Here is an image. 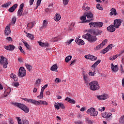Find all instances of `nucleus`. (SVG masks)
I'll return each instance as SVG.
<instances>
[{
    "label": "nucleus",
    "mask_w": 124,
    "mask_h": 124,
    "mask_svg": "<svg viewBox=\"0 0 124 124\" xmlns=\"http://www.w3.org/2000/svg\"><path fill=\"white\" fill-rule=\"evenodd\" d=\"M103 26V23L102 22H95V28H102Z\"/></svg>",
    "instance_id": "nucleus-28"
},
{
    "label": "nucleus",
    "mask_w": 124,
    "mask_h": 124,
    "mask_svg": "<svg viewBox=\"0 0 124 124\" xmlns=\"http://www.w3.org/2000/svg\"><path fill=\"white\" fill-rule=\"evenodd\" d=\"M19 85V83H18V82H16V83H15L14 84V86H15V87H18Z\"/></svg>",
    "instance_id": "nucleus-63"
},
{
    "label": "nucleus",
    "mask_w": 124,
    "mask_h": 124,
    "mask_svg": "<svg viewBox=\"0 0 124 124\" xmlns=\"http://www.w3.org/2000/svg\"><path fill=\"white\" fill-rule=\"evenodd\" d=\"M0 64L3 65L4 68H7V65L8 64V62L7 59L2 56L0 57Z\"/></svg>",
    "instance_id": "nucleus-4"
},
{
    "label": "nucleus",
    "mask_w": 124,
    "mask_h": 124,
    "mask_svg": "<svg viewBox=\"0 0 124 124\" xmlns=\"http://www.w3.org/2000/svg\"><path fill=\"white\" fill-rule=\"evenodd\" d=\"M72 56H68L66 57L65 59V61L66 62H69L72 59Z\"/></svg>",
    "instance_id": "nucleus-31"
},
{
    "label": "nucleus",
    "mask_w": 124,
    "mask_h": 124,
    "mask_svg": "<svg viewBox=\"0 0 124 124\" xmlns=\"http://www.w3.org/2000/svg\"><path fill=\"white\" fill-rule=\"evenodd\" d=\"M23 99L24 100H25V101H27L30 103H31L32 104H35V100H34L33 99H27V98H24Z\"/></svg>",
    "instance_id": "nucleus-27"
},
{
    "label": "nucleus",
    "mask_w": 124,
    "mask_h": 124,
    "mask_svg": "<svg viewBox=\"0 0 124 124\" xmlns=\"http://www.w3.org/2000/svg\"><path fill=\"white\" fill-rule=\"evenodd\" d=\"M112 45L110 44L109 45H108L106 48L102 50L101 51V53L102 54H106L107 52H108V51H110L112 49Z\"/></svg>",
    "instance_id": "nucleus-10"
},
{
    "label": "nucleus",
    "mask_w": 124,
    "mask_h": 124,
    "mask_svg": "<svg viewBox=\"0 0 124 124\" xmlns=\"http://www.w3.org/2000/svg\"><path fill=\"white\" fill-rule=\"evenodd\" d=\"M89 32L95 36H99L101 34L102 31L101 30L90 29L88 31Z\"/></svg>",
    "instance_id": "nucleus-6"
},
{
    "label": "nucleus",
    "mask_w": 124,
    "mask_h": 124,
    "mask_svg": "<svg viewBox=\"0 0 124 124\" xmlns=\"http://www.w3.org/2000/svg\"><path fill=\"white\" fill-rule=\"evenodd\" d=\"M85 58L86 59H89L91 60V61H95L97 59V57L94 56L93 55H87L85 56Z\"/></svg>",
    "instance_id": "nucleus-12"
},
{
    "label": "nucleus",
    "mask_w": 124,
    "mask_h": 124,
    "mask_svg": "<svg viewBox=\"0 0 124 124\" xmlns=\"http://www.w3.org/2000/svg\"><path fill=\"white\" fill-rule=\"evenodd\" d=\"M4 48L5 49L9 50V51H13L15 49V47L14 45H10L8 46H4Z\"/></svg>",
    "instance_id": "nucleus-14"
},
{
    "label": "nucleus",
    "mask_w": 124,
    "mask_h": 124,
    "mask_svg": "<svg viewBox=\"0 0 124 124\" xmlns=\"http://www.w3.org/2000/svg\"><path fill=\"white\" fill-rule=\"evenodd\" d=\"M69 0H62L63 4L64 6L67 5Z\"/></svg>",
    "instance_id": "nucleus-41"
},
{
    "label": "nucleus",
    "mask_w": 124,
    "mask_h": 124,
    "mask_svg": "<svg viewBox=\"0 0 124 124\" xmlns=\"http://www.w3.org/2000/svg\"><path fill=\"white\" fill-rule=\"evenodd\" d=\"M76 60H74L72 61L71 62V64H70V65H74V63H76Z\"/></svg>",
    "instance_id": "nucleus-58"
},
{
    "label": "nucleus",
    "mask_w": 124,
    "mask_h": 124,
    "mask_svg": "<svg viewBox=\"0 0 124 124\" xmlns=\"http://www.w3.org/2000/svg\"><path fill=\"white\" fill-rule=\"evenodd\" d=\"M112 115L111 113L105 112L103 114L102 117L104 118L108 119Z\"/></svg>",
    "instance_id": "nucleus-21"
},
{
    "label": "nucleus",
    "mask_w": 124,
    "mask_h": 124,
    "mask_svg": "<svg viewBox=\"0 0 124 124\" xmlns=\"http://www.w3.org/2000/svg\"><path fill=\"white\" fill-rule=\"evenodd\" d=\"M100 60H97L92 65V67L95 68L100 63Z\"/></svg>",
    "instance_id": "nucleus-29"
},
{
    "label": "nucleus",
    "mask_w": 124,
    "mask_h": 124,
    "mask_svg": "<svg viewBox=\"0 0 124 124\" xmlns=\"http://www.w3.org/2000/svg\"><path fill=\"white\" fill-rule=\"evenodd\" d=\"M111 69L112 71H113L114 72H117L118 70H119V68L118 67V65H113V63H111Z\"/></svg>",
    "instance_id": "nucleus-18"
},
{
    "label": "nucleus",
    "mask_w": 124,
    "mask_h": 124,
    "mask_svg": "<svg viewBox=\"0 0 124 124\" xmlns=\"http://www.w3.org/2000/svg\"><path fill=\"white\" fill-rule=\"evenodd\" d=\"M26 75V72L25 69L23 67H20L18 71V76L19 78H23Z\"/></svg>",
    "instance_id": "nucleus-7"
},
{
    "label": "nucleus",
    "mask_w": 124,
    "mask_h": 124,
    "mask_svg": "<svg viewBox=\"0 0 124 124\" xmlns=\"http://www.w3.org/2000/svg\"><path fill=\"white\" fill-rule=\"evenodd\" d=\"M54 18H55L54 20L56 21H59L61 18V16L59 14H56L55 16L54 17Z\"/></svg>",
    "instance_id": "nucleus-25"
},
{
    "label": "nucleus",
    "mask_w": 124,
    "mask_h": 124,
    "mask_svg": "<svg viewBox=\"0 0 124 124\" xmlns=\"http://www.w3.org/2000/svg\"><path fill=\"white\" fill-rule=\"evenodd\" d=\"M75 42L79 46H83L84 45H85V42L84 41V40H82V39H80L79 38H77L75 40Z\"/></svg>",
    "instance_id": "nucleus-13"
},
{
    "label": "nucleus",
    "mask_w": 124,
    "mask_h": 124,
    "mask_svg": "<svg viewBox=\"0 0 124 124\" xmlns=\"http://www.w3.org/2000/svg\"><path fill=\"white\" fill-rule=\"evenodd\" d=\"M83 78L84 79V81H85V82L86 84L87 85L89 83V80L88 79L87 77L84 75Z\"/></svg>",
    "instance_id": "nucleus-37"
},
{
    "label": "nucleus",
    "mask_w": 124,
    "mask_h": 124,
    "mask_svg": "<svg viewBox=\"0 0 124 124\" xmlns=\"http://www.w3.org/2000/svg\"><path fill=\"white\" fill-rule=\"evenodd\" d=\"M75 124H82V121H79L75 122Z\"/></svg>",
    "instance_id": "nucleus-61"
},
{
    "label": "nucleus",
    "mask_w": 124,
    "mask_h": 124,
    "mask_svg": "<svg viewBox=\"0 0 124 124\" xmlns=\"http://www.w3.org/2000/svg\"><path fill=\"white\" fill-rule=\"evenodd\" d=\"M23 124H29V121L28 120H24L23 121Z\"/></svg>",
    "instance_id": "nucleus-60"
},
{
    "label": "nucleus",
    "mask_w": 124,
    "mask_h": 124,
    "mask_svg": "<svg viewBox=\"0 0 124 124\" xmlns=\"http://www.w3.org/2000/svg\"><path fill=\"white\" fill-rule=\"evenodd\" d=\"M90 89L92 91H95L99 89L100 87L97 81H93L89 83Z\"/></svg>",
    "instance_id": "nucleus-3"
},
{
    "label": "nucleus",
    "mask_w": 124,
    "mask_h": 124,
    "mask_svg": "<svg viewBox=\"0 0 124 124\" xmlns=\"http://www.w3.org/2000/svg\"><path fill=\"white\" fill-rule=\"evenodd\" d=\"M108 42V40L105 39L103 41L102 43H101V44L102 45V46H104Z\"/></svg>",
    "instance_id": "nucleus-44"
},
{
    "label": "nucleus",
    "mask_w": 124,
    "mask_h": 124,
    "mask_svg": "<svg viewBox=\"0 0 124 124\" xmlns=\"http://www.w3.org/2000/svg\"><path fill=\"white\" fill-rule=\"evenodd\" d=\"M103 47V46L101 44H100L99 45H98L97 46H96V47L94 48V49L96 51L99 50H100Z\"/></svg>",
    "instance_id": "nucleus-32"
},
{
    "label": "nucleus",
    "mask_w": 124,
    "mask_h": 124,
    "mask_svg": "<svg viewBox=\"0 0 124 124\" xmlns=\"http://www.w3.org/2000/svg\"><path fill=\"white\" fill-rule=\"evenodd\" d=\"M4 32L5 35L8 36V35L10 34L11 33V31H10V28H9V26H7L6 27Z\"/></svg>",
    "instance_id": "nucleus-17"
},
{
    "label": "nucleus",
    "mask_w": 124,
    "mask_h": 124,
    "mask_svg": "<svg viewBox=\"0 0 124 124\" xmlns=\"http://www.w3.org/2000/svg\"><path fill=\"white\" fill-rule=\"evenodd\" d=\"M41 0H38L37 2V8L41 4Z\"/></svg>",
    "instance_id": "nucleus-54"
},
{
    "label": "nucleus",
    "mask_w": 124,
    "mask_h": 124,
    "mask_svg": "<svg viewBox=\"0 0 124 124\" xmlns=\"http://www.w3.org/2000/svg\"><path fill=\"white\" fill-rule=\"evenodd\" d=\"M24 4L23 3H22L19 7V9L20 10H23V7H24Z\"/></svg>",
    "instance_id": "nucleus-56"
},
{
    "label": "nucleus",
    "mask_w": 124,
    "mask_h": 124,
    "mask_svg": "<svg viewBox=\"0 0 124 124\" xmlns=\"http://www.w3.org/2000/svg\"><path fill=\"white\" fill-rule=\"evenodd\" d=\"M12 104L15 106L16 107H17L18 108L22 109L25 113H28L29 112V108L25 105L19 103H14L12 102Z\"/></svg>",
    "instance_id": "nucleus-2"
},
{
    "label": "nucleus",
    "mask_w": 124,
    "mask_h": 124,
    "mask_svg": "<svg viewBox=\"0 0 124 124\" xmlns=\"http://www.w3.org/2000/svg\"><path fill=\"white\" fill-rule=\"evenodd\" d=\"M120 70H121L122 74L124 73V67L123 69V67L122 65H120Z\"/></svg>",
    "instance_id": "nucleus-51"
},
{
    "label": "nucleus",
    "mask_w": 124,
    "mask_h": 124,
    "mask_svg": "<svg viewBox=\"0 0 124 124\" xmlns=\"http://www.w3.org/2000/svg\"><path fill=\"white\" fill-rule=\"evenodd\" d=\"M105 107L99 108H98V111H100V112H102V111H105Z\"/></svg>",
    "instance_id": "nucleus-49"
},
{
    "label": "nucleus",
    "mask_w": 124,
    "mask_h": 124,
    "mask_svg": "<svg viewBox=\"0 0 124 124\" xmlns=\"http://www.w3.org/2000/svg\"><path fill=\"white\" fill-rule=\"evenodd\" d=\"M65 100L69 102V103H71V104H75L76 103V101L74 99H71L68 97H66Z\"/></svg>",
    "instance_id": "nucleus-19"
},
{
    "label": "nucleus",
    "mask_w": 124,
    "mask_h": 124,
    "mask_svg": "<svg viewBox=\"0 0 124 124\" xmlns=\"http://www.w3.org/2000/svg\"><path fill=\"white\" fill-rule=\"evenodd\" d=\"M16 17H13L12 19V22L13 24H14L16 23Z\"/></svg>",
    "instance_id": "nucleus-52"
},
{
    "label": "nucleus",
    "mask_w": 124,
    "mask_h": 124,
    "mask_svg": "<svg viewBox=\"0 0 124 124\" xmlns=\"http://www.w3.org/2000/svg\"><path fill=\"white\" fill-rule=\"evenodd\" d=\"M17 6H18L17 4H15L8 10L9 12H10L11 13L13 12L15 10V9L17 8Z\"/></svg>",
    "instance_id": "nucleus-23"
},
{
    "label": "nucleus",
    "mask_w": 124,
    "mask_h": 124,
    "mask_svg": "<svg viewBox=\"0 0 124 124\" xmlns=\"http://www.w3.org/2000/svg\"><path fill=\"white\" fill-rule=\"evenodd\" d=\"M41 82V80L40 79H38L36 80V82L35 83V86L36 87L39 86Z\"/></svg>",
    "instance_id": "nucleus-33"
},
{
    "label": "nucleus",
    "mask_w": 124,
    "mask_h": 124,
    "mask_svg": "<svg viewBox=\"0 0 124 124\" xmlns=\"http://www.w3.org/2000/svg\"><path fill=\"white\" fill-rule=\"evenodd\" d=\"M108 98V95L107 94H104L101 95L97 96V98L99 100H105Z\"/></svg>",
    "instance_id": "nucleus-16"
},
{
    "label": "nucleus",
    "mask_w": 124,
    "mask_h": 124,
    "mask_svg": "<svg viewBox=\"0 0 124 124\" xmlns=\"http://www.w3.org/2000/svg\"><path fill=\"white\" fill-rule=\"evenodd\" d=\"M82 38L87 40L89 43H94L97 40L96 36H93L89 33H86L82 35Z\"/></svg>",
    "instance_id": "nucleus-1"
},
{
    "label": "nucleus",
    "mask_w": 124,
    "mask_h": 124,
    "mask_svg": "<svg viewBox=\"0 0 124 124\" xmlns=\"http://www.w3.org/2000/svg\"><path fill=\"white\" fill-rule=\"evenodd\" d=\"M16 119H17V120L18 124H21V119H20V118L19 117H17Z\"/></svg>",
    "instance_id": "nucleus-57"
},
{
    "label": "nucleus",
    "mask_w": 124,
    "mask_h": 124,
    "mask_svg": "<svg viewBox=\"0 0 124 124\" xmlns=\"http://www.w3.org/2000/svg\"><path fill=\"white\" fill-rule=\"evenodd\" d=\"M57 41H58V39L57 37L55 38H52L51 39V42L52 43H55V42H57Z\"/></svg>",
    "instance_id": "nucleus-42"
},
{
    "label": "nucleus",
    "mask_w": 124,
    "mask_h": 124,
    "mask_svg": "<svg viewBox=\"0 0 124 124\" xmlns=\"http://www.w3.org/2000/svg\"><path fill=\"white\" fill-rule=\"evenodd\" d=\"M59 107L62 109H65V106H64V105L61 103H58Z\"/></svg>",
    "instance_id": "nucleus-40"
},
{
    "label": "nucleus",
    "mask_w": 124,
    "mask_h": 124,
    "mask_svg": "<svg viewBox=\"0 0 124 124\" xmlns=\"http://www.w3.org/2000/svg\"><path fill=\"white\" fill-rule=\"evenodd\" d=\"M38 43L39 45L42 47H48L49 46V45L48 43H43L40 41H38Z\"/></svg>",
    "instance_id": "nucleus-20"
},
{
    "label": "nucleus",
    "mask_w": 124,
    "mask_h": 124,
    "mask_svg": "<svg viewBox=\"0 0 124 124\" xmlns=\"http://www.w3.org/2000/svg\"><path fill=\"white\" fill-rule=\"evenodd\" d=\"M87 113L91 116L96 117L98 114V111H95V109L93 108H91L87 111Z\"/></svg>",
    "instance_id": "nucleus-5"
},
{
    "label": "nucleus",
    "mask_w": 124,
    "mask_h": 124,
    "mask_svg": "<svg viewBox=\"0 0 124 124\" xmlns=\"http://www.w3.org/2000/svg\"><path fill=\"white\" fill-rule=\"evenodd\" d=\"M23 12V10H21V9H19L18 12H17V15L19 16H23L22 13Z\"/></svg>",
    "instance_id": "nucleus-34"
},
{
    "label": "nucleus",
    "mask_w": 124,
    "mask_h": 124,
    "mask_svg": "<svg viewBox=\"0 0 124 124\" xmlns=\"http://www.w3.org/2000/svg\"><path fill=\"white\" fill-rule=\"evenodd\" d=\"M24 44L28 49L31 50V46L27 42H24Z\"/></svg>",
    "instance_id": "nucleus-36"
},
{
    "label": "nucleus",
    "mask_w": 124,
    "mask_h": 124,
    "mask_svg": "<svg viewBox=\"0 0 124 124\" xmlns=\"http://www.w3.org/2000/svg\"><path fill=\"white\" fill-rule=\"evenodd\" d=\"M54 107L55 108L57 109V110H59L60 109V106L59 105V103H55L54 104Z\"/></svg>",
    "instance_id": "nucleus-38"
},
{
    "label": "nucleus",
    "mask_w": 124,
    "mask_h": 124,
    "mask_svg": "<svg viewBox=\"0 0 124 124\" xmlns=\"http://www.w3.org/2000/svg\"><path fill=\"white\" fill-rule=\"evenodd\" d=\"M50 70L52 71L58 72V67L57 64H54L50 68Z\"/></svg>",
    "instance_id": "nucleus-24"
},
{
    "label": "nucleus",
    "mask_w": 124,
    "mask_h": 124,
    "mask_svg": "<svg viewBox=\"0 0 124 124\" xmlns=\"http://www.w3.org/2000/svg\"><path fill=\"white\" fill-rule=\"evenodd\" d=\"M96 7H97V9L99 10H103V8L102 7L101 5L99 4H97Z\"/></svg>",
    "instance_id": "nucleus-46"
},
{
    "label": "nucleus",
    "mask_w": 124,
    "mask_h": 124,
    "mask_svg": "<svg viewBox=\"0 0 124 124\" xmlns=\"http://www.w3.org/2000/svg\"><path fill=\"white\" fill-rule=\"evenodd\" d=\"M44 93L41 92L40 95L38 96V98L40 99H42L44 97Z\"/></svg>",
    "instance_id": "nucleus-47"
},
{
    "label": "nucleus",
    "mask_w": 124,
    "mask_h": 124,
    "mask_svg": "<svg viewBox=\"0 0 124 124\" xmlns=\"http://www.w3.org/2000/svg\"><path fill=\"white\" fill-rule=\"evenodd\" d=\"M122 87H124V78L122 79Z\"/></svg>",
    "instance_id": "nucleus-64"
},
{
    "label": "nucleus",
    "mask_w": 124,
    "mask_h": 124,
    "mask_svg": "<svg viewBox=\"0 0 124 124\" xmlns=\"http://www.w3.org/2000/svg\"><path fill=\"white\" fill-rule=\"evenodd\" d=\"M124 117L123 116H121V118L120 119H119V123H124Z\"/></svg>",
    "instance_id": "nucleus-50"
},
{
    "label": "nucleus",
    "mask_w": 124,
    "mask_h": 124,
    "mask_svg": "<svg viewBox=\"0 0 124 124\" xmlns=\"http://www.w3.org/2000/svg\"><path fill=\"white\" fill-rule=\"evenodd\" d=\"M85 122L88 124H93L94 121L90 120L89 117H87L85 118Z\"/></svg>",
    "instance_id": "nucleus-22"
},
{
    "label": "nucleus",
    "mask_w": 124,
    "mask_h": 124,
    "mask_svg": "<svg viewBox=\"0 0 124 124\" xmlns=\"http://www.w3.org/2000/svg\"><path fill=\"white\" fill-rule=\"evenodd\" d=\"M27 37L29 38L30 39L32 40L33 39V36L30 33L27 34Z\"/></svg>",
    "instance_id": "nucleus-43"
},
{
    "label": "nucleus",
    "mask_w": 124,
    "mask_h": 124,
    "mask_svg": "<svg viewBox=\"0 0 124 124\" xmlns=\"http://www.w3.org/2000/svg\"><path fill=\"white\" fill-rule=\"evenodd\" d=\"M74 41V39H71L69 40V41H68L67 42V43L68 44V45H70L72 42H73Z\"/></svg>",
    "instance_id": "nucleus-53"
},
{
    "label": "nucleus",
    "mask_w": 124,
    "mask_h": 124,
    "mask_svg": "<svg viewBox=\"0 0 124 124\" xmlns=\"http://www.w3.org/2000/svg\"><path fill=\"white\" fill-rule=\"evenodd\" d=\"M25 66L30 72L31 70L32 67L31 66V65H29V64H26Z\"/></svg>",
    "instance_id": "nucleus-39"
},
{
    "label": "nucleus",
    "mask_w": 124,
    "mask_h": 124,
    "mask_svg": "<svg viewBox=\"0 0 124 124\" xmlns=\"http://www.w3.org/2000/svg\"><path fill=\"white\" fill-rule=\"evenodd\" d=\"M108 31H109L111 33L114 32L115 31L116 29L113 25H111L107 28Z\"/></svg>",
    "instance_id": "nucleus-15"
},
{
    "label": "nucleus",
    "mask_w": 124,
    "mask_h": 124,
    "mask_svg": "<svg viewBox=\"0 0 124 124\" xmlns=\"http://www.w3.org/2000/svg\"><path fill=\"white\" fill-rule=\"evenodd\" d=\"M89 75L90 76H94V73H92V72H89Z\"/></svg>",
    "instance_id": "nucleus-62"
},
{
    "label": "nucleus",
    "mask_w": 124,
    "mask_h": 124,
    "mask_svg": "<svg viewBox=\"0 0 124 124\" xmlns=\"http://www.w3.org/2000/svg\"><path fill=\"white\" fill-rule=\"evenodd\" d=\"M110 11L111 12L109 14L110 16H113V15L116 16L117 15V11L115 9L112 8Z\"/></svg>",
    "instance_id": "nucleus-26"
},
{
    "label": "nucleus",
    "mask_w": 124,
    "mask_h": 124,
    "mask_svg": "<svg viewBox=\"0 0 124 124\" xmlns=\"http://www.w3.org/2000/svg\"><path fill=\"white\" fill-rule=\"evenodd\" d=\"M86 16H82L80 17V20L82 21H85L86 20Z\"/></svg>",
    "instance_id": "nucleus-55"
},
{
    "label": "nucleus",
    "mask_w": 124,
    "mask_h": 124,
    "mask_svg": "<svg viewBox=\"0 0 124 124\" xmlns=\"http://www.w3.org/2000/svg\"><path fill=\"white\" fill-rule=\"evenodd\" d=\"M89 25L90 26V28H92V27H94V28H95V22L90 23Z\"/></svg>",
    "instance_id": "nucleus-45"
},
{
    "label": "nucleus",
    "mask_w": 124,
    "mask_h": 124,
    "mask_svg": "<svg viewBox=\"0 0 124 124\" xmlns=\"http://www.w3.org/2000/svg\"><path fill=\"white\" fill-rule=\"evenodd\" d=\"M47 105L48 103L46 101L39 100L34 102V105Z\"/></svg>",
    "instance_id": "nucleus-11"
},
{
    "label": "nucleus",
    "mask_w": 124,
    "mask_h": 124,
    "mask_svg": "<svg viewBox=\"0 0 124 124\" xmlns=\"http://www.w3.org/2000/svg\"><path fill=\"white\" fill-rule=\"evenodd\" d=\"M48 22L46 20H44V22H43V26L42 27L44 29H46L47 26Z\"/></svg>",
    "instance_id": "nucleus-30"
},
{
    "label": "nucleus",
    "mask_w": 124,
    "mask_h": 124,
    "mask_svg": "<svg viewBox=\"0 0 124 124\" xmlns=\"http://www.w3.org/2000/svg\"><path fill=\"white\" fill-rule=\"evenodd\" d=\"M11 4V2H8L1 5L3 8H6Z\"/></svg>",
    "instance_id": "nucleus-35"
},
{
    "label": "nucleus",
    "mask_w": 124,
    "mask_h": 124,
    "mask_svg": "<svg viewBox=\"0 0 124 124\" xmlns=\"http://www.w3.org/2000/svg\"><path fill=\"white\" fill-rule=\"evenodd\" d=\"M85 16H87L88 19H91L90 20H87L85 21L86 22H89L92 20H93V15L91 12L90 11L86 13H85Z\"/></svg>",
    "instance_id": "nucleus-8"
},
{
    "label": "nucleus",
    "mask_w": 124,
    "mask_h": 124,
    "mask_svg": "<svg viewBox=\"0 0 124 124\" xmlns=\"http://www.w3.org/2000/svg\"><path fill=\"white\" fill-rule=\"evenodd\" d=\"M19 49L20 50V52H21L22 53H23V54H25V52H24V51L23 49H22L21 46H19Z\"/></svg>",
    "instance_id": "nucleus-48"
},
{
    "label": "nucleus",
    "mask_w": 124,
    "mask_h": 124,
    "mask_svg": "<svg viewBox=\"0 0 124 124\" xmlns=\"http://www.w3.org/2000/svg\"><path fill=\"white\" fill-rule=\"evenodd\" d=\"M122 22V20L120 19L114 20V28H116V29H119V28H120V26H121Z\"/></svg>",
    "instance_id": "nucleus-9"
},
{
    "label": "nucleus",
    "mask_w": 124,
    "mask_h": 124,
    "mask_svg": "<svg viewBox=\"0 0 124 124\" xmlns=\"http://www.w3.org/2000/svg\"><path fill=\"white\" fill-rule=\"evenodd\" d=\"M34 0H30L29 1V3L30 5L31 6L33 4V2H34Z\"/></svg>",
    "instance_id": "nucleus-59"
}]
</instances>
